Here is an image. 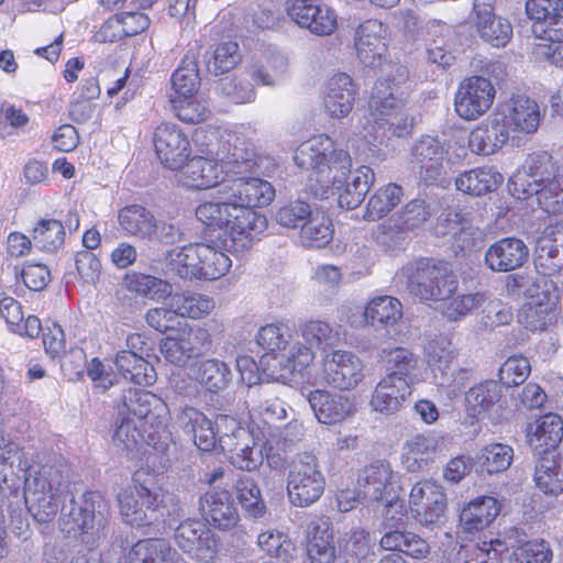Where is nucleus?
I'll list each match as a JSON object with an SVG mask.
<instances>
[{
  "label": "nucleus",
  "mask_w": 563,
  "mask_h": 563,
  "mask_svg": "<svg viewBox=\"0 0 563 563\" xmlns=\"http://www.w3.org/2000/svg\"><path fill=\"white\" fill-rule=\"evenodd\" d=\"M294 162L301 170L310 173V180L331 188L338 196L339 206L346 210L361 206L374 183V173L367 166H360L351 173V155L346 150L336 147L325 134L300 143Z\"/></svg>",
  "instance_id": "1"
},
{
  "label": "nucleus",
  "mask_w": 563,
  "mask_h": 563,
  "mask_svg": "<svg viewBox=\"0 0 563 563\" xmlns=\"http://www.w3.org/2000/svg\"><path fill=\"white\" fill-rule=\"evenodd\" d=\"M195 214L208 230L223 232L235 252L250 250L267 229L263 213L241 205L229 195L201 201Z\"/></svg>",
  "instance_id": "2"
},
{
  "label": "nucleus",
  "mask_w": 563,
  "mask_h": 563,
  "mask_svg": "<svg viewBox=\"0 0 563 563\" xmlns=\"http://www.w3.org/2000/svg\"><path fill=\"white\" fill-rule=\"evenodd\" d=\"M508 189L519 200L534 197L538 206L548 214L563 213V173L547 152L529 155L526 170L509 179Z\"/></svg>",
  "instance_id": "3"
},
{
  "label": "nucleus",
  "mask_w": 563,
  "mask_h": 563,
  "mask_svg": "<svg viewBox=\"0 0 563 563\" xmlns=\"http://www.w3.org/2000/svg\"><path fill=\"white\" fill-rule=\"evenodd\" d=\"M159 474L151 467H140L132 475V485L119 496L120 514L131 526L148 525L153 515L166 507V492L158 483Z\"/></svg>",
  "instance_id": "4"
},
{
  "label": "nucleus",
  "mask_w": 563,
  "mask_h": 563,
  "mask_svg": "<svg viewBox=\"0 0 563 563\" xmlns=\"http://www.w3.org/2000/svg\"><path fill=\"white\" fill-rule=\"evenodd\" d=\"M168 266L185 279L214 280L225 275L231 265L229 255L207 243H194L172 250Z\"/></svg>",
  "instance_id": "5"
},
{
  "label": "nucleus",
  "mask_w": 563,
  "mask_h": 563,
  "mask_svg": "<svg viewBox=\"0 0 563 563\" xmlns=\"http://www.w3.org/2000/svg\"><path fill=\"white\" fill-rule=\"evenodd\" d=\"M457 287V277L444 261L421 257L407 267V288L420 301H444Z\"/></svg>",
  "instance_id": "6"
},
{
  "label": "nucleus",
  "mask_w": 563,
  "mask_h": 563,
  "mask_svg": "<svg viewBox=\"0 0 563 563\" xmlns=\"http://www.w3.org/2000/svg\"><path fill=\"white\" fill-rule=\"evenodd\" d=\"M475 547L482 563H551L553 555L547 541L519 538L517 530L483 540Z\"/></svg>",
  "instance_id": "7"
},
{
  "label": "nucleus",
  "mask_w": 563,
  "mask_h": 563,
  "mask_svg": "<svg viewBox=\"0 0 563 563\" xmlns=\"http://www.w3.org/2000/svg\"><path fill=\"white\" fill-rule=\"evenodd\" d=\"M325 478L318 457L302 452L291 462L287 474V496L295 507L306 508L317 503L324 493Z\"/></svg>",
  "instance_id": "8"
},
{
  "label": "nucleus",
  "mask_w": 563,
  "mask_h": 563,
  "mask_svg": "<svg viewBox=\"0 0 563 563\" xmlns=\"http://www.w3.org/2000/svg\"><path fill=\"white\" fill-rule=\"evenodd\" d=\"M368 107L374 124L383 130V134L389 133L401 137L411 133L412 123L408 119L402 101L395 97L389 79L375 82Z\"/></svg>",
  "instance_id": "9"
},
{
  "label": "nucleus",
  "mask_w": 563,
  "mask_h": 563,
  "mask_svg": "<svg viewBox=\"0 0 563 563\" xmlns=\"http://www.w3.org/2000/svg\"><path fill=\"white\" fill-rule=\"evenodd\" d=\"M176 422L184 432L191 435L195 445L203 452H212L222 437L238 429V421L230 415H217L212 422L203 412L185 406L176 415Z\"/></svg>",
  "instance_id": "10"
},
{
  "label": "nucleus",
  "mask_w": 563,
  "mask_h": 563,
  "mask_svg": "<svg viewBox=\"0 0 563 563\" xmlns=\"http://www.w3.org/2000/svg\"><path fill=\"white\" fill-rule=\"evenodd\" d=\"M151 142L155 157L170 172L183 169L192 154L189 134L170 121H162L153 129Z\"/></svg>",
  "instance_id": "11"
},
{
  "label": "nucleus",
  "mask_w": 563,
  "mask_h": 563,
  "mask_svg": "<svg viewBox=\"0 0 563 563\" xmlns=\"http://www.w3.org/2000/svg\"><path fill=\"white\" fill-rule=\"evenodd\" d=\"M100 495L86 490L80 501L71 499L70 508L58 519V529L66 539L93 544L99 539L100 522L96 518V501Z\"/></svg>",
  "instance_id": "12"
},
{
  "label": "nucleus",
  "mask_w": 563,
  "mask_h": 563,
  "mask_svg": "<svg viewBox=\"0 0 563 563\" xmlns=\"http://www.w3.org/2000/svg\"><path fill=\"white\" fill-rule=\"evenodd\" d=\"M432 217L430 205L423 199H411L388 221L372 232L375 242L386 249L396 245L404 235L422 228Z\"/></svg>",
  "instance_id": "13"
},
{
  "label": "nucleus",
  "mask_w": 563,
  "mask_h": 563,
  "mask_svg": "<svg viewBox=\"0 0 563 563\" xmlns=\"http://www.w3.org/2000/svg\"><path fill=\"white\" fill-rule=\"evenodd\" d=\"M496 98L494 84L484 76L465 77L454 93L453 106L457 117L464 121H477L493 107Z\"/></svg>",
  "instance_id": "14"
},
{
  "label": "nucleus",
  "mask_w": 563,
  "mask_h": 563,
  "mask_svg": "<svg viewBox=\"0 0 563 563\" xmlns=\"http://www.w3.org/2000/svg\"><path fill=\"white\" fill-rule=\"evenodd\" d=\"M174 539L184 553L200 563H212L221 549L219 538L199 519L183 520L175 529Z\"/></svg>",
  "instance_id": "15"
},
{
  "label": "nucleus",
  "mask_w": 563,
  "mask_h": 563,
  "mask_svg": "<svg viewBox=\"0 0 563 563\" xmlns=\"http://www.w3.org/2000/svg\"><path fill=\"white\" fill-rule=\"evenodd\" d=\"M408 507L421 526L438 525L442 522L448 507L445 490L433 479H420L410 489Z\"/></svg>",
  "instance_id": "16"
},
{
  "label": "nucleus",
  "mask_w": 563,
  "mask_h": 563,
  "mask_svg": "<svg viewBox=\"0 0 563 563\" xmlns=\"http://www.w3.org/2000/svg\"><path fill=\"white\" fill-rule=\"evenodd\" d=\"M123 406L125 416L137 422L150 427L151 434L161 433L166 430L169 419V408L166 401L156 394L129 388L123 394Z\"/></svg>",
  "instance_id": "17"
},
{
  "label": "nucleus",
  "mask_w": 563,
  "mask_h": 563,
  "mask_svg": "<svg viewBox=\"0 0 563 563\" xmlns=\"http://www.w3.org/2000/svg\"><path fill=\"white\" fill-rule=\"evenodd\" d=\"M200 155H190L184 168L177 170L178 183L187 189L201 191L218 187L228 176L223 162L212 157L208 148L199 150Z\"/></svg>",
  "instance_id": "18"
},
{
  "label": "nucleus",
  "mask_w": 563,
  "mask_h": 563,
  "mask_svg": "<svg viewBox=\"0 0 563 563\" xmlns=\"http://www.w3.org/2000/svg\"><path fill=\"white\" fill-rule=\"evenodd\" d=\"M319 375L323 384L339 390H352L364 378L361 360L342 350H334L322 357Z\"/></svg>",
  "instance_id": "19"
},
{
  "label": "nucleus",
  "mask_w": 563,
  "mask_h": 563,
  "mask_svg": "<svg viewBox=\"0 0 563 563\" xmlns=\"http://www.w3.org/2000/svg\"><path fill=\"white\" fill-rule=\"evenodd\" d=\"M389 29L378 19H366L357 25L354 33V48L362 64L379 66L387 54Z\"/></svg>",
  "instance_id": "20"
},
{
  "label": "nucleus",
  "mask_w": 563,
  "mask_h": 563,
  "mask_svg": "<svg viewBox=\"0 0 563 563\" xmlns=\"http://www.w3.org/2000/svg\"><path fill=\"white\" fill-rule=\"evenodd\" d=\"M199 514L206 525L220 531L235 529L240 514L232 494L225 488H210L199 498Z\"/></svg>",
  "instance_id": "21"
},
{
  "label": "nucleus",
  "mask_w": 563,
  "mask_h": 563,
  "mask_svg": "<svg viewBox=\"0 0 563 563\" xmlns=\"http://www.w3.org/2000/svg\"><path fill=\"white\" fill-rule=\"evenodd\" d=\"M308 401L317 420L323 424H338L354 417L357 406L354 396L314 389L308 395Z\"/></svg>",
  "instance_id": "22"
},
{
  "label": "nucleus",
  "mask_w": 563,
  "mask_h": 563,
  "mask_svg": "<svg viewBox=\"0 0 563 563\" xmlns=\"http://www.w3.org/2000/svg\"><path fill=\"white\" fill-rule=\"evenodd\" d=\"M220 192L255 211L268 207L276 197L275 187L268 180L256 176L233 178Z\"/></svg>",
  "instance_id": "23"
},
{
  "label": "nucleus",
  "mask_w": 563,
  "mask_h": 563,
  "mask_svg": "<svg viewBox=\"0 0 563 563\" xmlns=\"http://www.w3.org/2000/svg\"><path fill=\"white\" fill-rule=\"evenodd\" d=\"M306 552L310 563H335L336 549L330 517L321 514L308 522Z\"/></svg>",
  "instance_id": "24"
},
{
  "label": "nucleus",
  "mask_w": 563,
  "mask_h": 563,
  "mask_svg": "<svg viewBox=\"0 0 563 563\" xmlns=\"http://www.w3.org/2000/svg\"><path fill=\"white\" fill-rule=\"evenodd\" d=\"M509 139L510 135L503 119L498 113H494L471 129L467 147L477 156H489L498 153L509 142Z\"/></svg>",
  "instance_id": "25"
},
{
  "label": "nucleus",
  "mask_w": 563,
  "mask_h": 563,
  "mask_svg": "<svg viewBox=\"0 0 563 563\" xmlns=\"http://www.w3.org/2000/svg\"><path fill=\"white\" fill-rule=\"evenodd\" d=\"M357 96V86L346 73H336L325 85L322 106L332 119H343L350 114Z\"/></svg>",
  "instance_id": "26"
},
{
  "label": "nucleus",
  "mask_w": 563,
  "mask_h": 563,
  "mask_svg": "<svg viewBox=\"0 0 563 563\" xmlns=\"http://www.w3.org/2000/svg\"><path fill=\"white\" fill-rule=\"evenodd\" d=\"M314 358L311 346L297 342L282 352L265 371L283 382L303 379Z\"/></svg>",
  "instance_id": "27"
},
{
  "label": "nucleus",
  "mask_w": 563,
  "mask_h": 563,
  "mask_svg": "<svg viewBox=\"0 0 563 563\" xmlns=\"http://www.w3.org/2000/svg\"><path fill=\"white\" fill-rule=\"evenodd\" d=\"M529 257V249L518 238H501L490 244L485 252V265L496 273H508L520 268Z\"/></svg>",
  "instance_id": "28"
},
{
  "label": "nucleus",
  "mask_w": 563,
  "mask_h": 563,
  "mask_svg": "<svg viewBox=\"0 0 563 563\" xmlns=\"http://www.w3.org/2000/svg\"><path fill=\"white\" fill-rule=\"evenodd\" d=\"M525 435L527 444L533 451L547 455L563 439V419L553 412L541 415L527 424Z\"/></svg>",
  "instance_id": "29"
},
{
  "label": "nucleus",
  "mask_w": 563,
  "mask_h": 563,
  "mask_svg": "<svg viewBox=\"0 0 563 563\" xmlns=\"http://www.w3.org/2000/svg\"><path fill=\"white\" fill-rule=\"evenodd\" d=\"M474 26L479 37L493 47H505L512 38L511 23L497 16L488 3H474Z\"/></svg>",
  "instance_id": "30"
},
{
  "label": "nucleus",
  "mask_w": 563,
  "mask_h": 563,
  "mask_svg": "<svg viewBox=\"0 0 563 563\" xmlns=\"http://www.w3.org/2000/svg\"><path fill=\"white\" fill-rule=\"evenodd\" d=\"M412 380L399 376H384L375 386L371 406L375 411L390 415L399 411L412 394Z\"/></svg>",
  "instance_id": "31"
},
{
  "label": "nucleus",
  "mask_w": 563,
  "mask_h": 563,
  "mask_svg": "<svg viewBox=\"0 0 563 563\" xmlns=\"http://www.w3.org/2000/svg\"><path fill=\"white\" fill-rule=\"evenodd\" d=\"M510 134H531L540 124V109L538 103L526 96H514L507 103L506 110L497 112Z\"/></svg>",
  "instance_id": "32"
},
{
  "label": "nucleus",
  "mask_w": 563,
  "mask_h": 563,
  "mask_svg": "<svg viewBox=\"0 0 563 563\" xmlns=\"http://www.w3.org/2000/svg\"><path fill=\"white\" fill-rule=\"evenodd\" d=\"M411 155L426 184H433L441 177L445 151L438 139L429 135L421 137L412 146Z\"/></svg>",
  "instance_id": "33"
},
{
  "label": "nucleus",
  "mask_w": 563,
  "mask_h": 563,
  "mask_svg": "<svg viewBox=\"0 0 563 563\" xmlns=\"http://www.w3.org/2000/svg\"><path fill=\"white\" fill-rule=\"evenodd\" d=\"M501 510L493 496H478L468 501L460 512V523L465 534H477L487 529Z\"/></svg>",
  "instance_id": "34"
},
{
  "label": "nucleus",
  "mask_w": 563,
  "mask_h": 563,
  "mask_svg": "<svg viewBox=\"0 0 563 563\" xmlns=\"http://www.w3.org/2000/svg\"><path fill=\"white\" fill-rule=\"evenodd\" d=\"M208 339L209 334L205 329L191 327H183V329L167 334L159 342V351L165 360L177 366H181L199 350L196 339Z\"/></svg>",
  "instance_id": "35"
},
{
  "label": "nucleus",
  "mask_w": 563,
  "mask_h": 563,
  "mask_svg": "<svg viewBox=\"0 0 563 563\" xmlns=\"http://www.w3.org/2000/svg\"><path fill=\"white\" fill-rule=\"evenodd\" d=\"M532 33L541 41L532 48L534 57L563 69V16L549 26L532 25Z\"/></svg>",
  "instance_id": "36"
},
{
  "label": "nucleus",
  "mask_w": 563,
  "mask_h": 563,
  "mask_svg": "<svg viewBox=\"0 0 563 563\" xmlns=\"http://www.w3.org/2000/svg\"><path fill=\"white\" fill-rule=\"evenodd\" d=\"M287 14L297 25L316 35H330L338 27V16L334 10L324 4L316 3L314 0L294 8V11Z\"/></svg>",
  "instance_id": "37"
},
{
  "label": "nucleus",
  "mask_w": 563,
  "mask_h": 563,
  "mask_svg": "<svg viewBox=\"0 0 563 563\" xmlns=\"http://www.w3.org/2000/svg\"><path fill=\"white\" fill-rule=\"evenodd\" d=\"M467 410L473 416H500L507 407L500 385L495 380H484L471 387L465 394Z\"/></svg>",
  "instance_id": "38"
},
{
  "label": "nucleus",
  "mask_w": 563,
  "mask_h": 563,
  "mask_svg": "<svg viewBox=\"0 0 563 563\" xmlns=\"http://www.w3.org/2000/svg\"><path fill=\"white\" fill-rule=\"evenodd\" d=\"M379 547L385 551L405 555L413 561H423L431 553V547L424 538L406 529L385 532L379 540Z\"/></svg>",
  "instance_id": "39"
},
{
  "label": "nucleus",
  "mask_w": 563,
  "mask_h": 563,
  "mask_svg": "<svg viewBox=\"0 0 563 563\" xmlns=\"http://www.w3.org/2000/svg\"><path fill=\"white\" fill-rule=\"evenodd\" d=\"M118 223L125 235L151 241L157 233V220L144 206L126 205L118 211Z\"/></svg>",
  "instance_id": "40"
},
{
  "label": "nucleus",
  "mask_w": 563,
  "mask_h": 563,
  "mask_svg": "<svg viewBox=\"0 0 563 563\" xmlns=\"http://www.w3.org/2000/svg\"><path fill=\"white\" fill-rule=\"evenodd\" d=\"M438 441L432 435L416 434L404 444L401 462L410 473L424 472L435 462Z\"/></svg>",
  "instance_id": "41"
},
{
  "label": "nucleus",
  "mask_w": 563,
  "mask_h": 563,
  "mask_svg": "<svg viewBox=\"0 0 563 563\" xmlns=\"http://www.w3.org/2000/svg\"><path fill=\"white\" fill-rule=\"evenodd\" d=\"M0 317L10 332L23 338L35 339L42 330L40 318L34 314L24 317L21 302L11 296L0 299Z\"/></svg>",
  "instance_id": "42"
},
{
  "label": "nucleus",
  "mask_w": 563,
  "mask_h": 563,
  "mask_svg": "<svg viewBox=\"0 0 563 563\" xmlns=\"http://www.w3.org/2000/svg\"><path fill=\"white\" fill-rule=\"evenodd\" d=\"M504 176L493 166H478L462 173L455 180L456 189L471 195L484 196L498 189Z\"/></svg>",
  "instance_id": "43"
},
{
  "label": "nucleus",
  "mask_w": 563,
  "mask_h": 563,
  "mask_svg": "<svg viewBox=\"0 0 563 563\" xmlns=\"http://www.w3.org/2000/svg\"><path fill=\"white\" fill-rule=\"evenodd\" d=\"M394 471L389 462L377 460L364 466L357 476L358 485L377 500H383L393 490Z\"/></svg>",
  "instance_id": "44"
},
{
  "label": "nucleus",
  "mask_w": 563,
  "mask_h": 563,
  "mask_svg": "<svg viewBox=\"0 0 563 563\" xmlns=\"http://www.w3.org/2000/svg\"><path fill=\"white\" fill-rule=\"evenodd\" d=\"M176 550L164 538H146L133 543L125 553V563H174Z\"/></svg>",
  "instance_id": "45"
},
{
  "label": "nucleus",
  "mask_w": 563,
  "mask_h": 563,
  "mask_svg": "<svg viewBox=\"0 0 563 563\" xmlns=\"http://www.w3.org/2000/svg\"><path fill=\"white\" fill-rule=\"evenodd\" d=\"M291 334L286 324L282 322L267 323L261 327L255 335L257 345L264 351L262 364L267 368L275 358L286 351Z\"/></svg>",
  "instance_id": "46"
},
{
  "label": "nucleus",
  "mask_w": 563,
  "mask_h": 563,
  "mask_svg": "<svg viewBox=\"0 0 563 563\" xmlns=\"http://www.w3.org/2000/svg\"><path fill=\"white\" fill-rule=\"evenodd\" d=\"M114 363L120 375L135 385L152 386L156 382L154 366L131 350L118 352Z\"/></svg>",
  "instance_id": "47"
},
{
  "label": "nucleus",
  "mask_w": 563,
  "mask_h": 563,
  "mask_svg": "<svg viewBox=\"0 0 563 563\" xmlns=\"http://www.w3.org/2000/svg\"><path fill=\"white\" fill-rule=\"evenodd\" d=\"M15 454L18 455V466L23 472L32 476V483L35 490L42 495L48 494L53 497V492L62 484L63 474L60 468L51 463L40 464L38 468L32 475L33 461L26 457V452L22 448H16Z\"/></svg>",
  "instance_id": "48"
},
{
  "label": "nucleus",
  "mask_w": 563,
  "mask_h": 563,
  "mask_svg": "<svg viewBox=\"0 0 563 563\" xmlns=\"http://www.w3.org/2000/svg\"><path fill=\"white\" fill-rule=\"evenodd\" d=\"M194 379L209 393L217 394L225 389L231 379L232 373L229 365L217 358H208L198 362L192 367Z\"/></svg>",
  "instance_id": "49"
},
{
  "label": "nucleus",
  "mask_w": 563,
  "mask_h": 563,
  "mask_svg": "<svg viewBox=\"0 0 563 563\" xmlns=\"http://www.w3.org/2000/svg\"><path fill=\"white\" fill-rule=\"evenodd\" d=\"M378 363L386 372L385 376H399L411 380L419 356L405 346H388L378 353Z\"/></svg>",
  "instance_id": "50"
},
{
  "label": "nucleus",
  "mask_w": 563,
  "mask_h": 563,
  "mask_svg": "<svg viewBox=\"0 0 563 563\" xmlns=\"http://www.w3.org/2000/svg\"><path fill=\"white\" fill-rule=\"evenodd\" d=\"M402 319V305L391 296H377L364 309V321L372 327H394Z\"/></svg>",
  "instance_id": "51"
},
{
  "label": "nucleus",
  "mask_w": 563,
  "mask_h": 563,
  "mask_svg": "<svg viewBox=\"0 0 563 563\" xmlns=\"http://www.w3.org/2000/svg\"><path fill=\"white\" fill-rule=\"evenodd\" d=\"M404 189L396 183H388L377 188L369 196L363 218L377 221L389 214L402 200Z\"/></svg>",
  "instance_id": "52"
},
{
  "label": "nucleus",
  "mask_w": 563,
  "mask_h": 563,
  "mask_svg": "<svg viewBox=\"0 0 563 563\" xmlns=\"http://www.w3.org/2000/svg\"><path fill=\"white\" fill-rule=\"evenodd\" d=\"M35 246L45 253H56L66 240L64 223L54 218H41L30 232Z\"/></svg>",
  "instance_id": "53"
},
{
  "label": "nucleus",
  "mask_w": 563,
  "mask_h": 563,
  "mask_svg": "<svg viewBox=\"0 0 563 563\" xmlns=\"http://www.w3.org/2000/svg\"><path fill=\"white\" fill-rule=\"evenodd\" d=\"M159 434H151L148 426L124 416L114 431L113 440L126 450L137 449L143 443L155 448L159 441Z\"/></svg>",
  "instance_id": "54"
},
{
  "label": "nucleus",
  "mask_w": 563,
  "mask_h": 563,
  "mask_svg": "<svg viewBox=\"0 0 563 563\" xmlns=\"http://www.w3.org/2000/svg\"><path fill=\"white\" fill-rule=\"evenodd\" d=\"M333 234L331 218L322 211H317L301 225L299 238L305 246L320 249L332 241Z\"/></svg>",
  "instance_id": "55"
},
{
  "label": "nucleus",
  "mask_w": 563,
  "mask_h": 563,
  "mask_svg": "<svg viewBox=\"0 0 563 563\" xmlns=\"http://www.w3.org/2000/svg\"><path fill=\"white\" fill-rule=\"evenodd\" d=\"M534 266L543 276H554L563 268V252L561 244L549 234L538 239L534 252Z\"/></svg>",
  "instance_id": "56"
},
{
  "label": "nucleus",
  "mask_w": 563,
  "mask_h": 563,
  "mask_svg": "<svg viewBox=\"0 0 563 563\" xmlns=\"http://www.w3.org/2000/svg\"><path fill=\"white\" fill-rule=\"evenodd\" d=\"M533 479L536 486L545 495H560L563 493V468L560 460L554 455H543L538 461Z\"/></svg>",
  "instance_id": "57"
},
{
  "label": "nucleus",
  "mask_w": 563,
  "mask_h": 563,
  "mask_svg": "<svg viewBox=\"0 0 563 563\" xmlns=\"http://www.w3.org/2000/svg\"><path fill=\"white\" fill-rule=\"evenodd\" d=\"M170 307L176 309L180 319H202L214 309V300L207 295L186 290L173 295Z\"/></svg>",
  "instance_id": "58"
},
{
  "label": "nucleus",
  "mask_w": 563,
  "mask_h": 563,
  "mask_svg": "<svg viewBox=\"0 0 563 563\" xmlns=\"http://www.w3.org/2000/svg\"><path fill=\"white\" fill-rule=\"evenodd\" d=\"M170 82L173 92L169 96V101L197 96L200 88V76L196 63H187L185 57L172 74Z\"/></svg>",
  "instance_id": "59"
},
{
  "label": "nucleus",
  "mask_w": 563,
  "mask_h": 563,
  "mask_svg": "<svg viewBox=\"0 0 563 563\" xmlns=\"http://www.w3.org/2000/svg\"><path fill=\"white\" fill-rule=\"evenodd\" d=\"M234 493L247 516L254 519L264 517L266 504L254 478L245 475L239 477L234 485Z\"/></svg>",
  "instance_id": "60"
},
{
  "label": "nucleus",
  "mask_w": 563,
  "mask_h": 563,
  "mask_svg": "<svg viewBox=\"0 0 563 563\" xmlns=\"http://www.w3.org/2000/svg\"><path fill=\"white\" fill-rule=\"evenodd\" d=\"M124 285L129 291L155 300L165 298L172 291L169 283L137 272L128 273L124 276Z\"/></svg>",
  "instance_id": "61"
},
{
  "label": "nucleus",
  "mask_w": 563,
  "mask_h": 563,
  "mask_svg": "<svg viewBox=\"0 0 563 563\" xmlns=\"http://www.w3.org/2000/svg\"><path fill=\"white\" fill-rule=\"evenodd\" d=\"M257 545L267 555L285 562L292 559L295 552V544L289 536L276 529L260 533L257 537Z\"/></svg>",
  "instance_id": "62"
},
{
  "label": "nucleus",
  "mask_w": 563,
  "mask_h": 563,
  "mask_svg": "<svg viewBox=\"0 0 563 563\" xmlns=\"http://www.w3.org/2000/svg\"><path fill=\"white\" fill-rule=\"evenodd\" d=\"M242 59L239 44L235 41H222L214 45L207 67L216 75L232 70Z\"/></svg>",
  "instance_id": "63"
},
{
  "label": "nucleus",
  "mask_w": 563,
  "mask_h": 563,
  "mask_svg": "<svg viewBox=\"0 0 563 563\" xmlns=\"http://www.w3.org/2000/svg\"><path fill=\"white\" fill-rule=\"evenodd\" d=\"M512 459L514 450L511 446L503 443H490L482 449L478 463L487 474H497L508 470Z\"/></svg>",
  "instance_id": "64"
}]
</instances>
